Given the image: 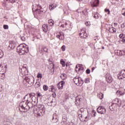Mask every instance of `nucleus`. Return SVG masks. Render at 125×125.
I'll use <instances>...</instances> for the list:
<instances>
[{"instance_id":"nucleus-40","label":"nucleus","mask_w":125,"mask_h":125,"mask_svg":"<svg viewBox=\"0 0 125 125\" xmlns=\"http://www.w3.org/2000/svg\"><path fill=\"white\" fill-rule=\"evenodd\" d=\"M36 94L37 95V98H39V97H42V94H41V93H40L39 92H37Z\"/></svg>"},{"instance_id":"nucleus-60","label":"nucleus","mask_w":125,"mask_h":125,"mask_svg":"<svg viewBox=\"0 0 125 125\" xmlns=\"http://www.w3.org/2000/svg\"><path fill=\"white\" fill-rule=\"evenodd\" d=\"M42 106H43V105L42 104H39L37 107L38 108H39V110L41 109V108H42Z\"/></svg>"},{"instance_id":"nucleus-7","label":"nucleus","mask_w":125,"mask_h":125,"mask_svg":"<svg viewBox=\"0 0 125 125\" xmlns=\"http://www.w3.org/2000/svg\"><path fill=\"white\" fill-rule=\"evenodd\" d=\"M35 6L36 7V9L35 10V13H39V14H41L42 12L41 9L42 8V6L40 4H36L35 5Z\"/></svg>"},{"instance_id":"nucleus-62","label":"nucleus","mask_w":125,"mask_h":125,"mask_svg":"<svg viewBox=\"0 0 125 125\" xmlns=\"http://www.w3.org/2000/svg\"><path fill=\"white\" fill-rule=\"evenodd\" d=\"M64 14H66V15H69V12L68 11H65V10H63Z\"/></svg>"},{"instance_id":"nucleus-39","label":"nucleus","mask_w":125,"mask_h":125,"mask_svg":"<svg viewBox=\"0 0 125 125\" xmlns=\"http://www.w3.org/2000/svg\"><path fill=\"white\" fill-rule=\"evenodd\" d=\"M42 49L44 52H47L48 51V48H47V47L45 46L42 48Z\"/></svg>"},{"instance_id":"nucleus-54","label":"nucleus","mask_w":125,"mask_h":125,"mask_svg":"<svg viewBox=\"0 0 125 125\" xmlns=\"http://www.w3.org/2000/svg\"><path fill=\"white\" fill-rule=\"evenodd\" d=\"M37 78H38V79L40 78H41L42 79V74H41L40 73H38V75H37Z\"/></svg>"},{"instance_id":"nucleus-36","label":"nucleus","mask_w":125,"mask_h":125,"mask_svg":"<svg viewBox=\"0 0 125 125\" xmlns=\"http://www.w3.org/2000/svg\"><path fill=\"white\" fill-rule=\"evenodd\" d=\"M117 55L120 56L123 55V52L120 50H117Z\"/></svg>"},{"instance_id":"nucleus-17","label":"nucleus","mask_w":125,"mask_h":125,"mask_svg":"<svg viewBox=\"0 0 125 125\" xmlns=\"http://www.w3.org/2000/svg\"><path fill=\"white\" fill-rule=\"evenodd\" d=\"M24 82H26L30 85H33L34 84V79H27L24 80Z\"/></svg>"},{"instance_id":"nucleus-35","label":"nucleus","mask_w":125,"mask_h":125,"mask_svg":"<svg viewBox=\"0 0 125 125\" xmlns=\"http://www.w3.org/2000/svg\"><path fill=\"white\" fill-rule=\"evenodd\" d=\"M35 86L37 87H40L41 86V83L40 82H36L35 83Z\"/></svg>"},{"instance_id":"nucleus-20","label":"nucleus","mask_w":125,"mask_h":125,"mask_svg":"<svg viewBox=\"0 0 125 125\" xmlns=\"http://www.w3.org/2000/svg\"><path fill=\"white\" fill-rule=\"evenodd\" d=\"M107 30H108L109 32L110 33H115L117 32V29L114 27H109L108 29H107Z\"/></svg>"},{"instance_id":"nucleus-13","label":"nucleus","mask_w":125,"mask_h":125,"mask_svg":"<svg viewBox=\"0 0 125 125\" xmlns=\"http://www.w3.org/2000/svg\"><path fill=\"white\" fill-rule=\"evenodd\" d=\"M99 5V0H93L92 6L93 7H96Z\"/></svg>"},{"instance_id":"nucleus-29","label":"nucleus","mask_w":125,"mask_h":125,"mask_svg":"<svg viewBox=\"0 0 125 125\" xmlns=\"http://www.w3.org/2000/svg\"><path fill=\"white\" fill-rule=\"evenodd\" d=\"M9 47L12 50L15 48V45L13 43H10Z\"/></svg>"},{"instance_id":"nucleus-59","label":"nucleus","mask_w":125,"mask_h":125,"mask_svg":"<svg viewBox=\"0 0 125 125\" xmlns=\"http://www.w3.org/2000/svg\"><path fill=\"white\" fill-rule=\"evenodd\" d=\"M53 97H54V98H56V93H54L52 94Z\"/></svg>"},{"instance_id":"nucleus-32","label":"nucleus","mask_w":125,"mask_h":125,"mask_svg":"<svg viewBox=\"0 0 125 125\" xmlns=\"http://www.w3.org/2000/svg\"><path fill=\"white\" fill-rule=\"evenodd\" d=\"M61 64L62 65L63 67H65L66 64L65 63V61H64V60H61Z\"/></svg>"},{"instance_id":"nucleus-1","label":"nucleus","mask_w":125,"mask_h":125,"mask_svg":"<svg viewBox=\"0 0 125 125\" xmlns=\"http://www.w3.org/2000/svg\"><path fill=\"white\" fill-rule=\"evenodd\" d=\"M17 52L20 55H23L29 52V46L25 44H21L17 48Z\"/></svg>"},{"instance_id":"nucleus-19","label":"nucleus","mask_w":125,"mask_h":125,"mask_svg":"<svg viewBox=\"0 0 125 125\" xmlns=\"http://www.w3.org/2000/svg\"><path fill=\"white\" fill-rule=\"evenodd\" d=\"M82 100H83V99H82V98L80 96H77L76 98V105H77V104H78V103H80L82 101Z\"/></svg>"},{"instance_id":"nucleus-2","label":"nucleus","mask_w":125,"mask_h":125,"mask_svg":"<svg viewBox=\"0 0 125 125\" xmlns=\"http://www.w3.org/2000/svg\"><path fill=\"white\" fill-rule=\"evenodd\" d=\"M73 82L76 85H78V86H82L83 84V83H84L83 82V80H82V78L79 76H76L73 79Z\"/></svg>"},{"instance_id":"nucleus-18","label":"nucleus","mask_w":125,"mask_h":125,"mask_svg":"<svg viewBox=\"0 0 125 125\" xmlns=\"http://www.w3.org/2000/svg\"><path fill=\"white\" fill-rule=\"evenodd\" d=\"M112 103L117 105V106H120V104H121V101L119 99H115L113 100Z\"/></svg>"},{"instance_id":"nucleus-28","label":"nucleus","mask_w":125,"mask_h":125,"mask_svg":"<svg viewBox=\"0 0 125 125\" xmlns=\"http://www.w3.org/2000/svg\"><path fill=\"white\" fill-rule=\"evenodd\" d=\"M92 15L94 17V18H95V19H98V17H99V14L98 13H93Z\"/></svg>"},{"instance_id":"nucleus-25","label":"nucleus","mask_w":125,"mask_h":125,"mask_svg":"<svg viewBox=\"0 0 125 125\" xmlns=\"http://www.w3.org/2000/svg\"><path fill=\"white\" fill-rule=\"evenodd\" d=\"M67 124V119L66 118H62V122L61 123V125H66Z\"/></svg>"},{"instance_id":"nucleus-11","label":"nucleus","mask_w":125,"mask_h":125,"mask_svg":"<svg viewBox=\"0 0 125 125\" xmlns=\"http://www.w3.org/2000/svg\"><path fill=\"white\" fill-rule=\"evenodd\" d=\"M118 105H117L116 104H114V103H112L111 106H109V109L110 110V111H114V110H115V109H116L117 108V107H118Z\"/></svg>"},{"instance_id":"nucleus-41","label":"nucleus","mask_w":125,"mask_h":125,"mask_svg":"<svg viewBox=\"0 0 125 125\" xmlns=\"http://www.w3.org/2000/svg\"><path fill=\"white\" fill-rule=\"evenodd\" d=\"M38 101H34L32 102V104H33V106H37V105H38Z\"/></svg>"},{"instance_id":"nucleus-63","label":"nucleus","mask_w":125,"mask_h":125,"mask_svg":"<svg viewBox=\"0 0 125 125\" xmlns=\"http://www.w3.org/2000/svg\"><path fill=\"white\" fill-rule=\"evenodd\" d=\"M96 68V67H92V69H91V70H92L91 71H92V72H93V71H94V70H95V69Z\"/></svg>"},{"instance_id":"nucleus-12","label":"nucleus","mask_w":125,"mask_h":125,"mask_svg":"<svg viewBox=\"0 0 125 125\" xmlns=\"http://www.w3.org/2000/svg\"><path fill=\"white\" fill-rule=\"evenodd\" d=\"M57 38H58V39H59V40H60L61 41H63V40H64V34L63 33V32H60L59 35H57Z\"/></svg>"},{"instance_id":"nucleus-58","label":"nucleus","mask_w":125,"mask_h":125,"mask_svg":"<svg viewBox=\"0 0 125 125\" xmlns=\"http://www.w3.org/2000/svg\"><path fill=\"white\" fill-rule=\"evenodd\" d=\"M125 23H123L121 24V28L122 29H124V28H125Z\"/></svg>"},{"instance_id":"nucleus-49","label":"nucleus","mask_w":125,"mask_h":125,"mask_svg":"<svg viewBox=\"0 0 125 125\" xmlns=\"http://www.w3.org/2000/svg\"><path fill=\"white\" fill-rule=\"evenodd\" d=\"M3 29L4 30H8V26L7 25L4 24L3 26Z\"/></svg>"},{"instance_id":"nucleus-50","label":"nucleus","mask_w":125,"mask_h":125,"mask_svg":"<svg viewBox=\"0 0 125 125\" xmlns=\"http://www.w3.org/2000/svg\"><path fill=\"white\" fill-rule=\"evenodd\" d=\"M21 41H22V42H25L26 41V38L24 36H21Z\"/></svg>"},{"instance_id":"nucleus-15","label":"nucleus","mask_w":125,"mask_h":125,"mask_svg":"<svg viewBox=\"0 0 125 125\" xmlns=\"http://www.w3.org/2000/svg\"><path fill=\"white\" fill-rule=\"evenodd\" d=\"M107 85H108V83H106V82H102L101 87L104 90H106Z\"/></svg>"},{"instance_id":"nucleus-37","label":"nucleus","mask_w":125,"mask_h":125,"mask_svg":"<svg viewBox=\"0 0 125 125\" xmlns=\"http://www.w3.org/2000/svg\"><path fill=\"white\" fill-rule=\"evenodd\" d=\"M39 110H41L43 112H45V107H44V105H42L41 108Z\"/></svg>"},{"instance_id":"nucleus-23","label":"nucleus","mask_w":125,"mask_h":125,"mask_svg":"<svg viewBox=\"0 0 125 125\" xmlns=\"http://www.w3.org/2000/svg\"><path fill=\"white\" fill-rule=\"evenodd\" d=\"M21 70V73H22V74H24V75H26V72H28V70H27V67L26 66H23Z\"/></svg>"},{"instance_id":"nucleus-34","label":"nucleus","mask_w":125,"mask_h":125,"mask_svg":"<svg viewBox=\"0 0 125 125\" xmlns=\"http://www.w3.org/2000/svg\"><path fill=\"white\" fill-rule=\"evenodd\" d=\"M75 71L77 72V73H78V72L82 71V70L80 67H79V66L76 65Z\"/></svg>"},{"instance_id":"nucleus-10","label":"nucleus","mask_w":125,"mask_h":125,"mask_svg":"<svg viewBox=\"0 0 125 125\" xmlns=\"http://www.w3.org/2000/svg\"><path fill=\"white\" fill-rule=\"evenodd\" d=\"M64 85L65 81H61L57 84V86L59 89H62Z\"/></svg>"},{"instance_id":"nucleus-4","label":"nucleus","mask_w":125,"mask_h":125,"mask_svg":"<svg viewBox=\"0 0 125 125\" xmlns=\"http://www.w3.org/2000/svg\"><path fill=\"white\" fill-rule=\"evenodd\" d=\"M79 36L81 39H86L87 38V34L85 31V28H83L81 30Z\"/></svg>"},{"instance_id":"nucleus-33","label":"nucleus","mask_w":125,"mask_h":125,"mask_svg":"<svg viewBox=\"0 0 125 125\" xmlns=\"http://www.w3.org/2000/svg\"><path fill=\"white\" fill-rule=\"evenodd\" d=\"M50 68H51L50 70H51V71H54V70H55V65L53 63H51L50 64Z\"/></svg>"},{"instance_id":"nucleus-31","label":"nucleus","mask_w":125,"mask_h":125,"mask_svg":"<svg viewBox=\"0 0 125 125\" xmlns=\"http://www.w3.org/2000/svg\"><path fill=\"white\" fill-rule=\"evenodd\" d=\"M98 98H100V99H103V98L104 97V95H103V93H101L100 94H98Z\"/></svg>"},{"instance_id":"nucleus-51","label":"nucleus","mask_w":125,"mask_h":125,"mask_svg":"<svg viewBox=\"0 0 125 125\" xmlns=\"http://www.w3.org/2000/svg\"><path fill=\"white\" fill-rule=\"evenodd\" d=\"M79 113H80V112H81V113H83V112H84V108H82L80 109V110H79Z\"/></svg>"},{"instance_id":"nucleus-9","label":"nucleus","mask_w":125,"mask_h":125,"mask_svg":"<svg viewBox=\"0 0 125 125\" xmlns=\"http://www.w3.org/2000/svg\"><path fill=\"white\" fill-rule=\"evenodd\" d=\"M105 79L107 83H111L113 82V78L109 74H107V76H105Z\"/></svg>"},{"instance_id":"nucleus-14","label":"nucleus","mask_w":125,"mask_h":125,"mask_svg":"<svg viewBox=\"0 0 125 125\" xmlns=\"http://www.w3.org/2000/svg\"><path fill=\"white\" fill-rule=\"evenodd\" d=\"M57 114L56 113H54L53 115V117L52 119L53 123H57V122H58V119H57Z\"/></svg>"},{"instance_id":"nucleus-46","label":"nucleus","mask_w":125,"mask_h":125,"mask_svg":"<svg viewBox=\"0 0 125 125\" xmlns=\"http://www.w3.org/2000/svg\"><path fill=\"white\" fill-rule=\"evenodd\" d=\"M37 115L39 116H42V113L41 112V111H40V109H39V111L37 112Z\"/></svg>"},{"instance_id":"nucleus-61","label":"nucleus","mask_w":125,"mask_h":125,"mask_svg":"<svg viewBox=\"0 0 125 125\" xmlns=\"http://www.w3.org/2000/svg\"><path fill=\"white\" fill-rule=\"evenodd\" d=\"M2 5L3 7H5V6H6V2H3L2 4Z\"/></svg>"},{"instance_id":"nucleus-24","label":"nucleus","mask_w":125,"mask_h":125,"mask_svg":"<svg viewBox=\"0 0 125 125\" xmlns=\"http://www.w3.org/2000/svg\"><path fill=\"white\" fill-rule=\"evenodd\" d=\"M33 94H34L33 96L31 95V100L32 102L33 101H38L39 99L38 98L36 97V94L35 93H33Z\"/></svg>"},{"instance_id":"nucleus-56","label":"nucleus","mask_w":125,"mask_h":125,"mask_svg":"<svg viewBox=\"0 0 125 125\" xmlns=\"http://www.w3.org/2000/svg\"><path fill=\"white\" fill-rule=\"evenodd\" d=\"M105 12H108L107 14H110V10H109V9H105Z\"/></svg>"},{"instance_id":"nucleus-44","label":"nucleus","mask_w":125,"mask_h":125,"mask_svg":"<svg viewBox=\"0 0 125 125\" xmlns=\"http://www.w3.org/2000/svg\"><path fill=\"white\" fill-rule=\"evenodd\" d=\"M53 103H54V102H53L52 101L50 102V103H47V104L49 105V106H54V104H52Z\"/></svg>"},{"instance_id":"nucleus-8","label":"nucleus","mask_w":125,"mask_h":125,"mask_svg":"<svg viewBox=\"0 0 125 125\" xmlns=\"http://www.w3.org/2000/svg\"><path fill=\"white\" fill-rule=\"evenodd\" d=\"M118 78L119 80H123L125 78V69L122 70L120 74L118 75Z\"/></svg>"},{"instance_id":"nucleus-16","label":"nucleus","mask_w":125,"mask_h":125,"mask_svg":"<svg viewBox=\"0 0 125 125\" xmlns=\"http://www.w3.org/2000/svg\"><path fill=\"white\" fill-rule=\"evenodd\" d=\"M42 29L43 32L46 33L48 31V26H47V24H43L42 27Z\"/></svg>"},{"instance_id":"nucleus-52","label":"nucleus","mask_w":125,"mask_h":125,"mask_svg":"<svg viewBox=\"0 0 125 125\" xmlns=\"http://www.w3.org/2000/svg\"><path fill=\"white\" fill-rule=\"evenodd\" d=\"M7 1L9 0V2L11 3H14L15 2V0H6Z\"/></svg>"},{"instance_id":"nucleus-55","label":"nucleus","mask_w":125,"mask_h":125,"mask_svg":"<svg viewBox=\"0 0 125 125\" xmlns=\"http://www.w3.org/2000/svg\"><path fill=\"white\" fill-rule=\"evenodd\" d=\"M62 49L63 51H65V49H66V46L65 45H63L62 47Z\"/></svg>"},{"instance_id":"nucleus-64","label":"nucleus","mask_w":125,"mask_h":125,"mask_svg":"<svg viewBox=\"0 0 125 125\" xmlns=\"http://www.w3.org/2000/svg\"><path fill=\"white\" fill-rule=\"evenodd\" d=\"M121 41L122 42H125V39L124 38H123V39H122Z\"/></svg>"},{"instance_id":"nucleus-22","label":"nucleus","mask_w":125,"mask_h":125,"mask_svg":"<svg viewBox=\"0 0 125 125\" xmlns=\"http://www.w3.org/2000/svg\"><path fill=\"white\" fill-rule=\"evenodd\" d=\"M56 6H57L56 4H55V3L49 5V8L50 10H53V9H54L55 8H56Z\"/></svg>"},{"instance_id":"nucleus-45","label":"nucleus","mask_w":125,"mask_h":125,"mask_svg":"<svg viewBox=\"0 0 125 125\" xmlns=\"http://www.w3.org/2000/svg\"><path fill=\"white\" fill-rule=\"evenodd\" d=\"M78 66V67L81 68V71H83V64H78L77 65Z\"/></svg>"},{"instance_id":"nucleus-26","label":"nucleus","mask_w":125,"mask_h":125,"mask_svg":"<svg viewBox=\"0 0 125 125\" xmlns=\"http://www.w3.org/2000/svg\"><path fill=\"white\" fill-rule=\"evenodd\" d=\"M27 110H29V109H30L31 108H33L34 107V105L32 103V102L27 103Z\"/></svg>"},{"instance_id":"nucleus-3","label":"nucleus","mask_w":125,"mask_h":125,"mask_svg":"<svg viewBox=\"0 0 125 125\" xmlns=\"http://www.w3.org/2000/svg\"><path fill=\"white\" fill-rule=\"evenodd\" d=\"M34 95V94H33V93L27 94L23 98V99L25 102L30 103V102H31V100H32V96Z\"/></svg>"},{"instance_id":"nucleus-38","label":"nucleus","mask_w":125,"mask_h":125,"mask_svg":"<svg viewBox=\"0 0 125 125\" xmlns=\"http://www.w3.org/2000/svg\"><path fill=\"white\" fill-rule=\"evenodd\" d=\"M43 90H44L45 91H46V90H47V89H48V87L47 86V85H44L43 86Z\"/></svg>"},{"instance_id":"nucleus-42","label":"nucleus","mask_w":125,"mask_h":125,"mask_svg":"<svg viewBox=\"0 0 125 125\" xmlns=\"http://www.w3.org/2000/svg\"><path fill=\"white\" fill-rule=\"evenodd\" d=\"M117 93H119V94H120V95H125V92H121V91H117Z\"/></svg>"},{"instance_id":"nucleus-21","label":"nucleus","mask_w":125,"mask_h":125,"mask_svg":"<svg viewBox=\"0 0 125 125\" xmlns=\"http://www.w3.org/2000/svg\"><path fill=\"white\" fill-rule=\"evenodd\" d=\"M3 66H2L1 65H0V74H1V75H0V77H2V78H1V80L3 79V77H2L3 76H4V73H1L0 72H3Z\"/></svg>"},{"instance_id":"nucleus-30","label":"nucleus","mask_w":125,"mask_h":125,"mask_svg":"<svg viewBox=\"0 0 125 125\" xmlns=\"http://www.w3.org/2000/svg\"><path fill=\"white\" fill-rule=\"evenodd\" d=\"M48 23L50 25V26H52L53 25H54V21L52 20V19L49 20L48 21Z\"/></svg>"},{"instance_id":"nucleus-5","label":"nucleus","mask_w":125,"mask_h":125,"mask_svg":"<svg viewBox=\"0 0 125 125\" xmlns=\"http://www.w3.org/2000/svg\"><path fill=\"white\" fill-rule=\"evenodd\" d=\"M19 106L21 108V109H23L24 110H28V103H26V102H25V101H23L22 102L20 103Z\"/></svg>"},{"instance_id":"nucleus-47","label":"nucleus","mask_w":125,"mask_h":125,"mask_svg":"<svg viewBox=\"0 0 125 125\" xmlns=\"http://www.w3.org/2000/svg\"><path fill=\"white\" fill-rule=\"evenodd\" d=\"M3 56V52L0 49V58H2Z\"/></svg>"},{"instance_id":"nucleus-53","label":"nucleus","mask_w":125,"mask_h":125,"mask_svg":"<svg viewBox=\"0 0 125 125\" xmlns=\"http://www.w3.org/2000/svg\"><path fill=\"white\" fill-rule=\"evenodd\" d=\"M51 91H52V92H54V91H55V87L54 86H51Z\"/></svg>"},{"instance_id":"nucleus-6","label":"nucleus","mask_w":125,"mask_h":125,"mask_svg":"<svg viewBox=\"0 0 125 125\" xmlns=\"http://www.w3.org/2000/svg\"><path fill=\"white\" fill-rule=\"evenodd\" d=\"M97 111L98 113H100V114H105L106 113V109L104 106H99L97 109Z\"/></svg>"},{"instance_id":"nucleus-27","label":"nucleus","mask_w":125,"mask_h":125,"mask_svg":"<svg viewBox=\"0 0 125 125\" xmlns=\"http://www.w3.org/2000/svg\"><path fill=\"white\" fill-rule=\"evenodd\" d=\"M62 80H66L67 79V75L65 73H62L61 75Z\"/></svg>"},{"instance_id":"nucleus-57","label":"nucleus","mask_w":125,"mask_h":125,"mask_svg":"<svg viewBox=\"0 0 125 125\" xmlns=\"http://www.w3.org/2000/svg\"><path fill=\"white\" fill-rule=\"evenodd\" d=\"M86 74H90V70L89 69H87L86 70Z\"/></svg>"},{"instance_id":"nucleus-48","label":"nucleus","mask_w":125,"mask_h":125,"mask_svg":"<svg viewBox=\"0 0 125 125\" xmlns=\"http://www.w3.org/2000/svg\"><path fill=\"white\" fill-rule=\"evenodd\" d=\"M85 83H89V78H85L84 80Z\"/></svg>"},{"instance_id":"nucleus-43","label":"nucleus","mask_w":125,"mask_h":125,"mask_svg":"<svg viewBox=\"0 0 125 125\" xmlns=\"http://www.w3.org/2000/svg\"><path fill=\"white\" fill-rule=\"evenodd\" d=\"M119 38H120V39H125V34H121L119 35Z\"/></svg>"}]
</instances>
